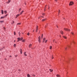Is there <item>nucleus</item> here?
I'll return each instance as SVG.
<instances>
[{"label":"nucleus","mask_w":77,"mask_h":77,"mask_svg":"<svg viewBox=\"0 0 77 77\" xmlns=\"http://www.w3.org/2000/svg\"><path fill=\"white\" fill-rule=\"evenodd\" d=\"M17 42H19L20 41H22V40H23V37H21V38H20L19 37L18 38H17Z\"/></svg>","instance_id":"nucleus-1"},{"label":"nucleus","mask_w":77,"mask_h":77,"mask_svg":"<svg viewBox=\"0 0 77 77\" xmlns=\"http://www.w3.org/2000/svg\"><path fill=\"white\" fill-rule=\"evenodd\" d=\"M45 39H46V38H44L43 39V42H45V43L46 44V43L48 41V40H45Z\"/></svg>","instance_id":"nucleus-2"},{"label":"nucleus","mask_w":77,"mask_h":77,"mask_svg":"<svg viewBox=\"0 0 77 77\" xmlns=\"http://www.w3.org/2000/svg\"><path fill=\"white\" fill-rule=\"evenodd\" d=\"M74 4V2L72 1H71L70 2L69 4V6H72V5H73Z\"/></svg>","instance_id":"nucleus-3"},{"label":"nucleus","mask_w":77,"mask_h":77,"mask_svg":"<svg viewBox=\"0 0 77 77\" xmlns=\"http://www.w3.org/2000/svg\"><path fill=\"white\" fill-rule=\"evenodd\" d=\"M38 41L39 43H41V36H39L38 37Z\"/></svg>","instance_id":"nucleus-4"},{"label":"nucleus","mask_w":77,"mask_h":77,"mask_svg":"<svg viewBox=\"0 0 77 77\" xmlns=\"http://www.w3.org/2000/svg\"><path fill=\"white\" fill-rule=\"evenodd\" d=\"M64 30H66V31H70V30L69 29H68L66 28H64Z\"/></svg>","instance_id":"nucleus-5"},{"label":"nucleus","mask_w":77,"mask_h":77,"mask_svg":"<svg viewBox=\"0 0 77 77\" xmlns=\"http://www.w3.org/2000/svg\"><path fill=\"white\" fill-rule=\"evenodd\" d=\"M38 26H36V32H38Z\"/></svg>","instance_id":"nucleus-6"},{"label":"nucleus","mask_w":77,"mask_h":77,"mask_svg":"<svg viewBox=\"0 0 77 77\" xmlns=\"http://www.w3.org/2000/svg\"><path fill=\"white\" fill-rule=\"evenodd\" d=\"M24 56H27V54H26V52H25L24 53Z\"/></svg>","instance_id":"nucleus-7"},{"label":"nucleus","mask_w":77,"mask_h":77,"mask_svg":"<svg viewBox=\"0 0 77 77\" xmlns=\"http://www.w3.org/2000/svg\"><path fill=\"white\" fill-rule=\"evenodd\" d=\"M26 41V39H22V42H25Z\"/></svg>","instance_id":"nucleus-8"},{"label":"nucleus","mask_w":77,"mask_h":77,"mask_svg":"<svg viewBox=\"0 0 77 77\" xmlns=\"http://www.w3.org/2000/svg\"><path fill=\"white\" fill-rule=\"evenodd\" d=\"M23 12H24V11H22L20 12V15H22V14H23Z\"/></svg>","instance_id":"nucleus-9"},{"label":"nucleus","mask_w":77,"mask_h":77,"mask_svg":"<svg viewBox=\"0 0 77 77\" xmlns=\"http://www.w3.org/2000/svg\"><path fill=\"white\" fill-rule=\"evenodd\" d=\"M20 14H18L16 16V17H15L16 18H17V17H19V16H20Z\"/></svg>","instance_id":"nucleus-10"},{"label":"nucleus","mask_w":77,"mask_h":77,"mask_svg":"<svg viewBox=\"0 0 77 77\" xmlns=\"http://www.w3.org/2000/svg\"><path fill=\"white\" fill-rule=\"evenodd\" d=\"M20 53L21 54H22V49H20Z\"/></svg>","instance_id":"nucleus-11"},{"label":"nucleus","mask_w":77,"mask_h":77,"mask_svg":"<svg viewBox=\"0 0 77 77\" xmlns=\"http://www.w3.org/2000/svg\"><path fill=\"white\" fill-rule=\"evenodd\" d=\"M32 44H29V48H30V47H32Z\"/></svg>","instance_id":"nucleus-12"},{"label":"nucleus","mask_w":77,"mask_h":77,"mask_svg":"<svg viewBox=\"0 0 77 77\" xmlns=\"http://www.w3.org/2000/svg\"><path fill=\"white\" fill-rule=\"evenodd\" d=\"M60 33L61 34H62V35H63V32L62 31H61L60 32Z\"/></svg>","instance_id":"nucleus-13"},{"label":"nucleus","mask_w":77,"mask_h":77,"mask_svg":"<svg viewBox=\"0 0 77 77\" xmlns=\"http://www.w3.org/2000/svg\"><path fill=\"white\" fill-rule=\"evenodd\" d=\"M11 2V0H8V2H7V3H9Z\"/></svg>","instance_id":"nucleus-14"},{"label":"nucleus","mask_w":77,"mask_h":77,"mask_svg":"<svg viewBox=\"0 0 77 77\" xmlns=\"http://www.w3.org/2000/svg\"><path fill=\"white\" fill-rule=\"evenodd\" d=\"M5 18V17L3 16V17H1V19H3V18Z\"/></svg>","instance_id":"nucleus-15"},{"label":"nucleus","mask_w":77,"mask_h":77,"mask_svg":"<svg viewBox=\"0 0 77 77\" xmlns=\"http://www.w3.org/2000/svg\"><path fill=\"white\" fill-rule=\"evenodd\" d=\"M27 76L28 77H30V75H29V74H27Z\"/></svg>","instance_id":"nucleus-16"},{"label":"nucleus","mask_w":77,"mask_h":77,"mask_svg":"<svg viewBox=\"0 0 77 77\" xmlns=\"http://www.w3.org/2000/svg\"><path fill=\"white\" fill-rule=\"evenodd\" d=\"M4 12L5 13V14H6V13H7V11H4Z\"/></svg>","instance_id":"nucleus-17"},{"label":"nucleus","mask_w":77,"mask_h":77,"mask_svg":"<svg viewBox=\"0 0 77 77\" xmlns=\"http://www.w3.org/2000/svg\"><path fill=\"white\" fill-rule=\"evenodd\" d=\"M49 71L50 72H52L53 71V69H49Z\"/></svg>","instance_id":"nucleus-18"},{"label":"nucleus","mask_w":77,"mask_h":77,"mask_svg":"<svg viewBox=\"0 0 77 77\" xmlns=\"http://www.w3.org/2000/svg\"><path fill=\"white\" fill-rule=\"evenodd\" d=\"M45 20H46V19H42V21H44Z\"/></svg>","instance_id":"nucleus-19"},{"label":"nucleus","mask_w":77,"mask_h":77,"mask_svg":"<svg viewBox=\"0 0 77 77\" xmlns=\"http://www.w3.org/2000/svg\"><path fill=\"white\" fill-rule=\"evenodd\" d=\"M27 35H28V36H29L30 35V33L29 32H28L27 33Z\"/></svg>","instance_id":"nucleus-20"},{"label":"nucleus","mask_w":77,"mask_h":77,"mask_svg":"<svg viewBox=\"0 0 77 77\" xmlns=\"http://www.w3.org/2000/svg\"><path fill=\"white\" fill-rule=\"evenodd\" d=\"M50 50H51V49H52V46H51L50 47Z\"/></svg>","instance_id":"nucleus-21"},{"label":"nucleus","mask_w":77,"mask_h":77,"mask_svg":"<svg viewBox=\"0 0 77 77\" xmlns=\"http://www.w3.org/2000/svg\"><path fill=\"white\" fill-rule=\"evenodd\" d=\"M1 12H2V14H3L4 13H3V10H2L1 11Z\"/></svg>","instance_id":"nucleus-22"},{"label":"nucleus","mask_w":77,"mask_h":77,"mask_svg":"<svg viewBox=\"0 0 77 77\" xmlns=\"http://www.w3.org/2000/svg\"><path fill=\"white\" fill-rule=\"evenodd\" d=\"M60 10H58V15H59V14H60Z\"/></svg>","instance_id":"nucleus-23"},{"label":"nucleus","mask_w":77,"mask_h":77,"mask_svg":"<svg viewBox=\"0 0 77 77\" xmlns=\"http://www.w3.org/2000/svg\"><path fill=\"white\" fill-rule=\"evenodd\" d=\"M63 37L64 38V39H66V37L65 36H63Z\"/></svg>","instance_id":"nucleus-24"},{"label":"nucleus","mask_w":77,"mask_h":77,"mask_svg":"<svg viewBox=\"0 0 77 77\" xmlns=\"http://www.w3.org/2000/svg\"><path fill=\"white\" fill-rule=\"evenodd\" d=\"M56 76L57 77H60V75H56Z\"/></svg>","instance_id":"nucleus-25"},{"label":"nucleus","mask_w":77,"mask_h":77,"mask_svg":"<svg viewBox=\"0 0 77 77\" xmlns=\"http://www.w3.org/2000/svg\"><path fill=\"white\" fill-rule=\"evenodd\" d=\"M14 47H16V44H14Z\"/></svg>","instance_id":"nucleus-26"},{"label":"nucleus","mask_w":77,"mask_h":77,"mask_svg":"<svg viewBox=\"0 0 77 77\" xmlns=\"http://www.w3.org/2000/svg\"><path fill=\"white\" fill-rule=\"evenodd\" d=\"M21 11V8H19V12H20V11Z\"/></svg>","instance_id":"nucleus-27"},{"label":"nucleus","mask_w":77,"mask_h":77,"mask_svg":"<svg viewBox=\"0 0 77 77\" xmlns=\"http://www.w3.org/2000/svg\"><path fill=\"white\" fill-rule=\"evenodd\" d=\"M42 38H43V34H42V36H41V38H42Z\"/></svg>","instance_id":"nucleus-28"},{"label":"nucleus","mask_w":77,"mask_h":77,"mask_svg":"<svg viewBox=\"0 0 77 77\" xmlns=\"http://www.w3.org/2000/svg\"><path fill=\"white\" fill-rule=\"evenodd\" d=\"M21 24V23H17V25H20Z\"/></svg>","instance_id":"nucleus-29"},{"label":"nucleus","mask_w":77,"mask_h":77,"mask_svg":"<svg viewBox=\"0 0 77 77\" xmlns=\"http://www.w3.org/2000/svg\"><path fill=\"white\" fill-rule=\"evenodd\" d=\"M14 20L12 21V24H14Z\"/></svg>","instance_id":"nucleus-30"},{"label":"nucleus","mask_w":77,"mask_h":77,"mask_svg":"<svg viewBox=\"0 0 77 77\" xmlns=\"http://www.w3.org/2000/svg\"><path fill=\"white\" fill-rule=\"evenodd\" d=\"M14 35H16V33L15 32H14Z\"/></svg>","instance_id":"nucleus-31"},{"label":"nucleus","mask_w":77,"mask_h":77,"mask_svg":"<svg viewBox=\"0 0 77 77\" xmlns=\"http://www.w3.org/2000/svg\"><path fill=\"white\" fill-rule=\"evenodd\" d=\"M46 6H47V5H46L45 6V9H44V11H45V9L46 8Z\"/></svg>","instance_id":"nucleus-32"},{"label":"nucleus","mask_w":77,"mask_h":77,"mask_svg":"<svg viewBox=\"0 0 77 77\" xmlns=\"http://www.w3.org/2000/svg\"><path fill=\"white\" fill-rule=\"evenodd\" d=\"M8 14H6V15L4 17H5H5H7V16H8Z\"/></svg>","instance_id":"nucleus-33"},{"label":"nucleus","mask_w":77,"mask_h":77,"mask_svg":"<svg viewBox=\"0 0 77 77\" xmlns=\"http://www.w3.org/2000/svg\"><path fill=\"white\" fill-rule=\"evenodd\" d=\"M0 23H3V22H4V21H0Z\"/></svg>","instance_id":"nucleus-34"},{"label":"nucleus","mask_w":77,"mask_h":77,"mask_svg":"<svg viewBox=\"0 0 77 77\" xmlns=\"http://www.w3.org/2000/svg\"><path fill=\"white\" fill-rule=\"evenodd\" d=\"M55 42V39H54L53 40V42Z\"/></svg>","instance_id":"nucleus-35"},{"label":"nucleus","mask_w":77,"mask_h":77,"mask_svg":"<svg viewBox=\"0 0 77 77\" xmlns=\"http://www.w3.org/2000/svg\"><path fill=\"white\" fill-rule=\"evenodd\" d=\"M42 15H45V13H42Z\"/></svg>","instance_id":"nucleus-36"},{"label":"nucleus","mask_w":77,"mask_h":77,"mask_svg":"<svg viewBox=\"0 0 77 77\" xmlns=\"http://www.w3.org/2000/svg\"><path fill=\"white\" fill-rule=\"evenodd\" d=\"M51 58L52 59H54V57H52Z\"/></svg>","instance_id":"nucleus-37"},{"label":"nucleus","mask_w":77,"mask_h":77,"mask_svg":"<svg viewBox=\"0 0 77 77\" xmlns=\"http://www.w3.org/2000/svg\"><path fill=\"white\" fill-rule=\"evenodd\" d=\"M4 30H6V28L4 27Z\"/></svg>","instance_id":"nucleus-38"},{"label":"nucleus","mask_w":77,"mask_h":77,"mask_svg":"<svg viewBox=\"0 0 77 77\" xmlns=\"http://www.w3.org/2000/svg\"><path fill=\"white\" fill-rule=\"evenodd\" d=\"M71 33L72 35H74V33L73 32H71Z\"/></svg>","instance_id":"nucleus-39"},{"label":"nucleus","mask_w":77,"mask_h":77,"mask_svg":"<svg viewBox=\"0 0 77 77\" xmlns=\"http://www.w3.org/2000/svg\"><path fill=\"white\" fill-rule=\"evenodd\" d=\"M65 50H66V49H67V47H66V48H65Z\"/></svg>","instance_id":"nucleus-40"},{"label":"nucleus","mask_w":77,"mask_h":77,"mask_svg":"<svg viewBox=\"0 0 77 77\" xmlns=\"http://www.w3.org/2000/svg\"><path fill=\"white\" fill-rule=\"evenodd\" d=\"M54 1H55V2H57V0H54Z\"/></svg>","instance_id":"nucleus-41"},{"label":"nucleus","mask_w":77,"mask_h":77,"mask_svg":"<svg viewBox=\"0 0 77 77\" xmlns=\"http://www.w3.org/2000/svg\"><path fill=\"white\" fill-rule=\"evenodd\" d=\"M73 43L74 44H75V42L73 41Z\"/></svg>","instance_id":"nucleus-42"},{"label":"nucleus","mask_w":77,"mask_h":77,"mask_svg":"<svg viewBox=\"0 0 77 77\" xmlns=\"http://www.w3.org/2000/svg\"><path fill=\"white\" fill-rule=\"evenodd\" d=\"M15 56V57H17V56H18V55H16Z\"/></svg>","instance_id":"nucleus-43"},{"label":"nucleus","mask_w":77,"mask_h":77,"mask_svg":"<svg viewBox=\"0 0 77 77\" xmlns=\"http://www.w3.org/2000/svg\"><path fill=\"white\" fill-rule=\"evenodd\" d=\"M48 9H50V7H48Z\"/></svg>","instance_id":"nucleus-44"},{"label":"nucleus","mask_w":77,"mask_h":77,"mask_svg":"<svg viewBox=\"0 0 77 77\" xmlns=\"http://www.w3.org/2000/svg\"><path fill=\"white\" fill-rule=\"evenodd\" d=\"M40 17H42V18H43L44 17L41 16H40Z\"/></svg>","instance_id":"nucleus-45"},{"label":"nucleus","mask_w":77,"mask_h":77,"mask_svg":"<svg viewBox=\"0 0 77 77\" xmlns=\"http://www.w3.org/2000/svg\"><path fill=\"white\" fill-rule=\"evenodd\" d=\"M57 28H58V26H57Z\"/></svg>","instance_id":"nucleus-46"},{"label":"nucleus","mask_w":77,"mask_h":77,"mask_svg":"<svg viewBox=\"0 0 77 77\" xmlns=\"http://www.w3.org/2000/svg\"><path fill=\"white\" fill-rule=\"evenodd\" d=\"M25 5H26V3H25Z\"/></svg>","instance_id":"nucleus-47"},{"label":"nucleus","mask_w":77,"mask_h":77,"mask_svg":"<svg viewBox=\"0 0 77 77\" xmlns=\"http://www.w3.org/2000/svg\"><path fill=\"white\" fill-rule=\"evenodd\" d=\"M35 32V30H33V32Z\"/></svg>","instance_id":"nucleus-48"},{"label":"nucleus","mask_w":77,"mask_h":77,"mask_svg":"<svg viewBox=\"0 0 77 77\" xmlns=\"http://www.w3.org/2000/svg\"><path fill=\"white\" fill-rule=\"evenodd\" d=\"M10 57H12V56H10Z\"/></svg>","instance_id":"nucleus-49"},{"label":"nucleus","mask_w":77,"mask_h":77,"mask_svg":"<svg viewBox=\"0 0 77 77\" xmlns=\"http://www.w3.org/2000/svg\"><path fill=\"white\" fill-rule=\"evenodd\" d=\"M55 42V43H57V42Z\"/></svg>","instance_id":"nucleus-50"},{"label":"nucleus","mask_w":77,"mask_h":77,"mask_svg":"<svg viewBox=\"0 0 77 77\" xmlns=\"http://www.w3.org/2000/svg\"><path fill=\"white\" fill-rule=\"evenodd\" d=\"M14 42H15V40H14Z\"/></svg>","instance_id":"nucleus-51"},{"label":"nucleus","mask_w":77,"mask_h":77,"mask_svg":"<svg viewBox=\"0 0 77 77\" xmlns=\"http://www.w3.org/2000/svg\"><path fill=\"white\" fill-rule=\"evenodd\" d=\"M47 27V26H45V27Z\"/></svg>","instance_id":"nucleus-52"},{"label":"nucleus","mask_w":77,"mask_h":77,"mask_svg":"<svg viewBox=\"0 0 77 77\" xmlns=\"http://www.w3.org/2000/svg\"><path fill=\"white\" fill-rule=\"evenodd\" d=\"M60 37H61V36H60Z\"/></svg>","instance_id":"nucleus-53"},{"label":"nucleus","mask_w":77,"mask_h":77,"mask_svg":"<svg viewBox=\"0 0 77 77\" xmlns=\"http://www.w3.org/2000/svg\"><path fill=\"white\" fill-rule=\"evenodd\" d=\"M19 71H20V69H19Z\"/></svg>","instance_id":"nucleus-54"},{"label":"nucleus","mask_w":77,"mask_h":77,"mask_svg":"<svg viewBox=\"0 0 77 77\" xmlns=\"http://www.w3.org/2000/svg\"><path fill=\"white\" fill-rule=\"evenodd\" d=\"M5 60H6V58L5 59Z\"/></svg>","instance_id":"nucleus-55"},{"label":"nucleus","mask_w":77,"mask_h":77,"mask_svg":"<svg viewBox=\"0 0 77 77\" xmlns=\"http://www.w3.org/2000/svg\"><path fill=\"white\" fill-rule=\"evenodd\" d=\"M0 54H1L0 53Z\"/></svg>","instance_id":"nucleus-56"},{"label":"nucleus","mask_w":77,"mask_h":77,"mask_svg":"<svg viewBox=\"0 0 77 77\" xmlns=\"http://www.w3.org/2000/svg\"><path fill=\"white\" fill-rule=\"evenodd\" d=\"M38 18H39V17Z\"/></svg>","instance_id":"nucleus-57"},{"label":"nucleus","mask_w":77,"mask_h":77,"mask_svg":"<svg viewBox=\"0 0 77 77\" xmlns=\"http://www.w3.org/2000/svg\"><path fill=\"white\" fill-rule=\"evenodd\" d=\"M23 34H24V33H23Z\"/></svg>","instance_id":"nucleus-58"},{"label":"nucleus","mask_w":77,"mask_h":77,"mask_svg":"<svg viewBox=\"0 0 77 77\" xmlns=\"http://www.w3.org/2000/svg\"><path fill=\"white\" fill-rule=\"evenodd\" d=\"M34 76H35V75H34Z\"/></svg>","instance_id":"nucleus-59"},{"label":"nucleus","mask_w":77,"mask_h":77,"mask_svg":"<svg viewBox=\"0 0 77 77\" xmlns=\"http://www.w3.org/2000/svg\"><path fill=\"white\" fill-rule=\"evenodd\" d=\"M76 1H77V0H76Z\"/></svg>","instance_id":"nucleus-60"}]
</instances>
